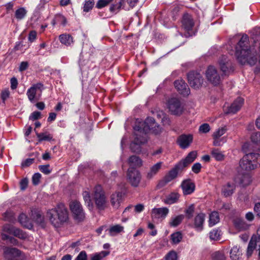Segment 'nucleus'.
<instances>
[{"label":"nucleus","mask_w":260,"mask_h":260,"mask_svg":"<svg viewBox=\"0 0 260 260\" xmlns=\"http://www.w3.org/2000/svg\"><path fill=\"white\" fill-rule=\"evenodd\" d=\"M255 53V51L249 47L248 36L243 35L236 47L235 55L237 60L242 64L247 63L253 66L257 61Z\"/></svg>","instance_id":"f257e3e1"},{"label":"nucleus","mask_w":260,"mask_h":260,"mask_svg":"<svg viewBox=\"0 0 260 260\" xmlns=\"http://www.w3.org/2000/svg\"><path fill=\"white\" fill-rule=\"evenodd\" d=\"M47 215L52 224L56 228L67 222L69 218L68 210L62 204H59L55 208L49 210Z\"/></svg>","instance_id":"f03ea898"},{"label":"nucleus","mask_w":260,"mask_h":260,"mask_svg":"<svg viewBox=\"0 0 260 260\" xmlns=\"http://www.w3.org/2000/svg\"><path fill=\"white\" fill-rule=\"evenodd\" d=\"M260 162V154L256 153H250L246 154L239 162V172L245 171H250L254 169Z\"/></svg>","instance_id":"7ed1b4c3"},{"label":"nucleus","mask_w":260,"mask_h":260,"mask_svg":"<svg viewBox=\"0 0 260 260\" xmlns=\"http://www.w3.org/2000/svg\"><path fill=\"white\" fill-rule=\"evenodd\" d=\"M134 129V140L131 144L130 148L133 152L138 153L141 150V145L147 142V136L142 132L140 125H135Z\"/></svg>","instance_id":"20e7f679"},{"label":"nucleus","mask_w":260,"mask_h":260,"mask_svg":"<svg viewBox=\"0 0 260 260\" xmlns=\"http://www.w3.org/2000/svg\"><path fill=\"white\" fill-rule=\"evenodd\" d=\"M92 198L95 205L99 210H104L107 206V200L102 187L96 185L92 191Z\"/></svg>","instance_id":"39448f33"},{"label":"nucleus","mask_w":260,"mask_h":260,"mask_svg":"<svg viewBox=\"0 0 260 260\" xmlns=\"http://www.w3.org/2000/svg\"><path fill=\"white\" fill-rule=\"evenodd\" d=\"M43 217L40 212L36 209L31 211L30 219L28 218L24 213H21L19 216V221L21 224L28 229L32 228L31 220L38 224H41L43 222Z\"/></svg>","instance_id":"423d86ee"},{"label":"nucleus","mask_w":260,"mask_h":260,"mask_svg":"<svg viewBox=\"0 0 260 260\" xmlns=\"http://www.w3.org/2000/svg\"><path fill=\"white\" fill-rule=\"evenodd\" d=\"M136 125H140L142 127V132H144L147 136L149 131L155 135L159 134L161 132V127L155 123L154 119L152 117H148L145 121L139 122Z\"/></svg>","instance_id":"0eeeda50"},{"label":"nucleus","mask_w":260,"mask_h":260,"mask_svg":"<svg viewBox=\"0 0 260 260\" xmlns=\"http://www.w3.org/2000/svg\"><path fill=\"white\" fill-rule=\"evenodd\" d=\"M43 89V84L41 82H39L32 84L27 89L26 95L30 103H34L40 99Z\"/></svg>","instance_id":"6e6552de"},{"label":"nucleus","mask_w":260,"mask_h":260,"mask_svg":"<svg viewBox=\"0 0 260 260\" xmlns=\"http://www.w3.org/2000/svg\"><path fill=\"white\" fill-rule=\"evenodd\" d=\"M167 105L169 111L175 115L179 116L182 114L184 111L183 105L180 100L177 98H170L167 102Z\"/></svg>","instance_id":"1a4fd4ad"},{"label":"nucleus","mask_w":260,"mask_h":260,"mask_svg":"<svg viewBox=\"0 0 260 260\" xmlns=\"http://www.w3.org/2000/svg\"><path fill=\"white\" fill-rule=\"evenodd\" d=\"M205 76L207 80L214 86L218 85L221 83V77L214 66H210L208 67L205 72Z\"/></svg>","instance_id":"9d476101"},{"label":"nucleus","mask_w":260,"mask_h":260,"mask_svg":"<svg viewBox=\"0 0 260 260\" xmlns=\"http://www.w3.org/2000/svg\"><path fill=\"white\" fill-rule=\"evenodd\" d=\"M70 208L76 220L82 221L84 219L85 213L81 204L79 201L77 200L71 201L70 203Z\"/></svg>","instance_id":"9b49d317"},{"label":"nucleus","mask_w":260,"mask_h":260,"mask_svg":"<svg viewBox=\"0 0 260 260\" xmlns=\"http://www.w3.org/2000/svg\"><path fill=\"white\" fill-rule=\"evenodd\" d=\"M187 78L190 86L194 89L201 87L204 82V78L199 72L194 71L189 72L188 74Z\"/></svg>","instance_id":"f8f14e48"},{"label":"nucleus","mask_w":260,"mask_h":260,"mask_svg":"<svg viewBox=\"0 0 260 260\" xmlns=\"http://www.w3.org/2000/svg\"><path fill=\"white\" fill-rule=\"evenodd\" d=\"M127 178L133 186L138 187L141 180V175L138 170L130 168L127 170Z\"/></svg>","instance_id":"ddd939ff"},{"label":"nucleus","mask_w":260,"mask_h":260,"mask_svg":"<svg viewBox=\"0 0 260 260\" xmlns=\"http://www.w3.org/2000/svg\"><path fill=\"white\" fill-rule=\"evenodd\" d=\"M225 127H221L216 129L213 134L212 137L213 139V144L215 146H219L226 142V138L223 137L220 138L226 132Z\"/></svg>","instance_id":"4468645a"},{"label":"nucleus","mask_w":260,"mask_h":260,"mask_svg":"<svg viewBox=\"0 0 260 260\" xmlns=\"http://www.w3.org/2000/svg\"><path fill=\"white\" fill-rule=\"evenodd\" d=\"M244 100L242 98H238L230 106L223 107V110L226 114H235L243 106Z\"/></svg>","instance_id":"2eb2a0df"},{"label":"nucleus","mask_w":260,"mask_h":260,"mask_svg":"<svg viewBox=\"0 0 260 260\" xmlns=\"http://www.w3.org/2000/svg\"><path fill=\"white\" fill-rule=\"evenodd\" d=\"M169 210L167 207L153 208L151 211V216L153 219L164 220L168 215Z\"/></svg>","instance_id":"dca6fc26"},{"label":"nucleus","mask_w":260,"mask_h":260,"mask_svg":"<svg viewBox=\"0 0 260 260\" xmlns=\"http://www.w3.org/2000/svg\"><path fill=\"white\" fill-rule=\"evenodd\" d=\"M21 253V251L15 248L5 247L4 249V255L7 260H16Z\"/></svg>","instance_id":"f3484780"},{"label":"nucleus","mask_w":260,"mask_h":260,"mask_svg":"<svg viewBox=\"0 0 260 260\" xmlns=\"http://www.w3.org/2000/svg\"><path fill=\"white\" fill-rule=\"evenodd\" d=\"M124 194L121 191H115L110 197V203L115 209H118L123 200Z\"/></svg>","instance_id":"a211bd4d"},{"label":"nucleus","mask_w":260,"mask_h":260,"mask_svg":"<svg viewBox=\"0 0 260 260\" xmlns=\"http://www.w3.org/2000/svg\"><path fill=\"white\" fill-rule=\"evenodd\" d=\"M174 86L177 91L183 96L190 93V89L187 84L182 79H178L174 82Z\"/></svg>","instance_id":"6ab92c4d"},{"label":"nucleus","mask_w":260,"mask_h":260,"mask_svg":"<svg viewBox=\"0 0 260 260\" xmlns=\"http://www.w3.org/2000/svg\"><path fill=\"white\" fill-rule=\"evenodd\" d=\"M193 140L191 135H182L177 139V143L182 149L188 148Z\"/></svg>","instance_id":"aec40b11"},{"label":"nucleus","mask_w":260,"mask_h":260,"mask_svg":"<svg viewBox=\"0 0 260 260\" xmlns=\"http://www.w3.org/2000/svg\"><path fill=\"white\" fill-rule=\"evenodd\" d=\"M194 24V21L190 15L187 13L184 14L182 19V27L184 30L186 31L191 30Z\"/></svg>","instance_id":"412c9836"},{"label":"nucleus","mask_w":260,"mask_h":260,"mask_svg":"<svg viewBox=\"0 0 260 260\" xmlns=\"http://www.w3.org/2000/svg\"><path fill=\"white\" fill-rule=\"evenodd\" d=\"M235 228L239 231H243L249 229L250 224L241 218H236L233 220Z\"/></svg>","instance_id":"4be33fe9"},{"label":"nucleus","mask_w":260,"mask_h":260,"mask_svg":"<svg viewBox=\"0 0 260 260\" xmlns=\"http://www.w3.org/2000/svg\"><path fill=\"white\" fill-rule=\"evenodd\" d=\"M197 154V152L194 151L189 152L184 159L178 162V164L184 169L194 160Z\"/></svg>","instance_id":"5701e85b"},{"label":"nucleus","mask_w":260,"mask_h":260,"mask_svg":"<svg viewBox=\"0 0 260 260\" xmlns=\"http://www.w3.org/2000/svg\"><path fill=\"white\" fill-rule=\"evenodd\" d=\"M162 165V162L159 161L151 166L146 174V178L148 180L152 179L159 172Z\"/></svg>","instance_id":"b1692460"},{"label":"nucleus","mask_w":260,"mask_h":260,"mask_svg":"<svg viewBox=\"0 0 260 260\" xmlns=\"http://www.w3.org/2000/svg\"><path fill=\"white\" fill-rule=\"evenodd\" d=\"M183 192L184 194H189L192 193L195 188V185L190 180L184 181L181 184Z\"/></svg>","instance_id":"393cba45"},{"label":"nucleus","mask_w":260,"mask_h":260,"mask_svg":"<svg viewBox=\"0 0 260 260\" xmlns=\"http://www.w3.org/2000/svg\"><path fill=\"white\" fill-rule=\"evenodd\" d=\"M183 169L178 164L175 165L174 168L171 170L169 173L165 176V177L170 182L174 179L178 175L179 172Z\"/></svg>","instance_id":"a878e982"},{"label":"nucleus","mask_w":260,"mask_h":260,"mask_svg":"<svg viewBox=\"0 0 260 260\" xmlns=\"http://www.w3.org/2000/svg\"><path fill=\"white\" fill-rule=\"evenodd\" d=\"M205 215L203 213L198 214L194 220V226L198 231L203 230V224L205 221Z\"/></svg>","instance_id":"bb28decb"},{"label":"nucleus","mask_w":260,"mask_h":260,"mask_svg":"<svg viewBox=\"0 0 260 260\" xmlns=\"http://www.w3.org/2000/svg\"><path fill=\"white\" fill-rule=\"evenodd\" d=\"M82 196L85 202V205L87 207L89 210H92L93 208V204L91 201L90 191L88 188L87 190L83 191Z\"/></svg>","instance_id":"cd10ccee"},{"label":"nucleus","mask_w":260,"mask_h":260,"mask_svg":"<svg viewBox=\"0 0 260 260\" xmlns=\"http://www.w3.org/2000/svg\"><path fill=\"white\" fill-rule=\"evenodd\" d=\"M235 189V185L228 183L222 186L221 193L225 197L231 196Z\"/></svg>","instance_id":"c85d7f7f"},{"label":"nucleus","mask_w":260,"mask_h":260,"mask_svg":"<svg viewBox=\"0 0 260 260\" xmlns=\"http://www.w3.org/2000/svg\"><path fill=\"white\" fill-rule=\"evenodd\" d=\"M180 195L176 192H171L164 200V202L166 204L171 205L177 202L179 200Z\"/></svg>","instance_id":"c756f323"},{"label":"nucleus","mask_w":260,"mask_h":260,"mask_svg":"<svg viewBox=\"0 0 260 260\" xmlns=\"http://www.w3.org/2000/svg\"><path fill=\"white\" fill-rule=\"evenodd\" d=\"M36 136L39 142L42 141H51L53 140V136L47 131L39 133L36 132Z\"/></svg>","instance_id":"7c9ffc66"},{"label":"nucleus","mask_w":260,"mask_h":260,"mask_svg":"<svg viewBox=\"0 0 260 260\" xmlns=\"http://www.w3.org/2000/svg\"><path fill=\"white\" fill-rule=\"evenodd\" d=\"M128 163L133 168V167H140L142 166L143 161L139 157L133 155L128 158Z\"/></svg>","instance_id":"2f4dec72"},{"label":"nucleus","mask_w":260,"mask_h":260,"mask_svg":"<svg viewBox=\"0 0 260 260\" xmlns=\"http://www.w3.org/2000/svg\"><path fill=\"white\" fill-rule=\"evenodd\" d=\"M60 42L66 46H70L73 43V37L69 34H64L59 37Z\"/></svg>","instance_id":"473e14b6"},{"label":"nucleus","mask_w":260,"mask_h":260,"mask_svg":"<svg viewBox=\"0 0 260 260\" xmlns=\"http://www.w3.org/2000/svg\"><path fill=\"white\" fill-rule=\"evenodd\" d=\"M67 23L66 18L60 14H56L54 19L51 21V24L53 26H54L57 23H60L63 26H65Z\"/></svg>","instance_id":"72a5a7b5"},{"label":"nucleus","mask_w":260,"mask_h":260,"mask_svg":"<svg viewBox=\"0 0 260 260\" xmlns=\"http://www.w3.org/2000/svg\"><path fill=\"white\" fill-rule=\"evenodd\" d=\"M220 218L217 212H212L209 215V225L212 226L219 221Z\"/></svg>","instance_id":"f704fd0d"},{"label":"nucleus","mask_w":260,"mask_h":260,"mask_svg":"<svg viewBox=\"0 0 260 260\" xmlns=\"http://www.w3.org/2000/svg\"><path fill=\"white\" fill-rule=\"evenodd\" d=\"M184 218V215L182 214L172 217L169 222V224L171 226L176 227L181 223Z\"/></svg>","instance_id":"c9c22d12"},{"label":"nucleus","mask_w":260,"mask_h":260,"mask_svg":"<svg viewBox=\"0 0 260 260\" xmlns=\"http://www.w3.org/2000/svg\"><path fill=\"white\" fill-rule=\"evenodd\" d=\"M124 228L123 226L119 225L116 224L110 227L109 230V234L111 236H114L117 234L123 232Z\"/></svg>","instance_id":"e433bc0d"},{"label":"nucleus","mask_w":260,"mask_h":260,"mask_svg":"<svg viewBox=\"0 0 260 260\" xmlns=\"http://www.w3.org/2000/svg\"><path fill=\"white\" fill-rule=\"evenodd\" d=\"M27 10L23 7H20L17 9L15 13V17L18 20H20L24 18L26 14Z\"/></svg>","instance_id":"4c0bfd02"},{"label":"nucleus","mask_w":260,"mask_h":260,"mask_svg":"<svg viewBox=\"0 0 260 260\" xmlns=\"http://www.w3.org/2000/svg\"><path fill=\"white\" fill-rule=\"evenodd\" d=\"M256 246V241L255 240L251 239L248 244V247L247 249L246 254L247 257H250L253 253V251L255 249Z\"/></svg>","instance_id":"58836bf2"},{"label":"nucleus","mask_w":260,"mask_h":260,"mask_svg":"<svg viewBox=\"0 0 260 260\" xmlns=\"http://www.w3.org/2000/svg\"><path fill=\"white\" fill-rule=\"evenodd\" d=\"M241 253L239 251V248L236 246H234L231 250L230 256L232 260H238Z\"/></svg>","instance_id":"ea45409f"},{"label":"nucleus","mask_w":260,"mask_h":260,"mask_svg":"<svg viewBox=\"0 0 260 260\" xmlns=\"http://www.w3.org/2000/svg\"><path fill=\"white\" fill-rule=\"evenodd\" d=\"M241 173L243 174V175L241 179L240 183L244 186L249 185L251 182L250 174L248 173L241 172Z\"/></svg>","instance_id":"a19ab883"},{"label":"nucleus","mask_w":260,"mask_h":260,"mask_svg":"<svg viewBox=\"0 0 260 260\" xmlns=\"http://www.w3.org/2000/svg\"><path fill=\"white\" fill-rule=\"evenodd\" d=\"M109 252L106 251H102L95 253L91 256L90 260H102L104 257L109 254Z\"/></svg>","instance_id":"79ce46f5"},{"label":"nucleus","mask_w":260,"mask_h":260,"mask_svg":"<svg viewBox=\"0 0 260 260\" xmlns=\"http://www.w3.org/2000/svg\"><path fill=\"white\" fill-rule=\"evenodd\" d=\"M211 155L217 161H221L224 159V155L217 149H213L211 151Z\"/></svg>","instance_id":"37998d69"},{"label":"nucleus","mask_w":260,"mask_h":260,"mask_svg":"<svg viewBox=\"0 0 260 260\" xmlns=\"http://www.w3.org/2000/svg\"><path fill=\"white\" fill-rule=\"evenodd\" d=\"M94 5V0H85L83 4V10L85 12L90 11Z\"/></svg>","instance_id":"c03bdc74"},{"label":"nucleus","mask_w":260,"mask_h":260,"mask_svg":"<svg viewBox=\"0 0 260 260\" xmlns=\"http://www.w3.org/2000/svg\"><path fill=\"white\" fill-rule=\"evenodd\" d=\"M171 240L173 244L179 243L182 239V235L181 232H177L171 235Z\"/></svg>","instance_id":"a18cd8bd"},{"label":"nucleus","mask_w":260,"mask_h":260,"mask_svg":"<svg viewBox=\"0 0 260 260\" xmlns=\"http://www.w3.org/2000/svg\"><path fill=\"white\" fill-rule=\"evenodd\" d=\"M123 3L124 1L120 0V1L118 4L112 5L110 8V11L115 13H117L121 8Z\"/></svg>","instance_id":"49530a36"},{"label":"nucleus","mask_w":260,"mask_h":260,"mask_svg":"<svg viewBox=\"0 0 260 260\" xmlns=\"http://www.w3.org/2000/svg\"><path fill=\"white\" fill-rule=\"evenodd\" d=\"M220 231L218 230H213L209 233V237L211 240H217L219 239Z\"/></svg>","instance_id":"de8ad7c7"},{"label":"nucleus","mask_w":260,"mask_h":260,"mask_svg":"<svg viewBox=\"0 0 260 260\" xmlns=\"http://www.w3.org/2000/svg\"><path fill=\"white\" fill-rule=\"evenodd\" d=\"M224 60H220L219 62L221 70L224 73H226L228 70V62L226 61L225 57H223Z\"/></svg>","instance_id":"09e8293b"},{"label":"nucleus","mask_w":260,"mask_h":260,"mask_svg":"<svg viewBox=\"0 0 260 260\" xmlns=\"http://www.w3.org/2000/svg\"><path fill=\"white\" fill-rule=\"evenodd\" d=\"M212 258L214 260H224L225 255L222 251H216L212 254Z\"/></svg>","instance_id":"8fccbe9b"},{"label":"nucleus","mask_w":260,"mask_h":260,"mask_svg":"<svg viewBox=\"0 0 260 260\" xmlns=\"http://www.w3.org/2000/svg\"><path fill=\"white\" fill-rule=\"evenodd\" d=\"M12 235L20 239H24L26 237L24 233L21 230L16 228H14Z\"/></svg>","instance_id":"3c124183"},{"label":"nucleus","mask_w":260,"mask_h":260,"mask_svg":"<svg viewBox=\"0 0 260 260\" xmlns=\"http://www.w3.org/2000/svg\"><path fill=\"white\" fill-rule=\"evenodd\" d=\"M194 211V206L193 205H190L185 211L186 217L190 219L193 216Z\"/></svg>","instance_id":"603ef678"},{"label":"nucleus","mask_w":260,"mask_h":260,"mask_svg":"<svg viewBox=\"0 0 260 260\" xmlns=\"http://www.w3.org/2000/svg\"><path fill=\"white\" fill-rule=\"evenodd\" d=\"M39 169L41 172L46 175H48L51 172L49 165H40L39 166Z\"/></svg>","instance_id":"864d4df0"},{"label":"nucleus","mask_w":260,"mask_h":260,"mask_svg":"<svg viewBox=\"0 0 260 260\" xmlns=\"http://www.w3.org/2000/svg\"><path fill=\"white\" fill-rule=\"evenodd\" d=\"M113 0H99L96 3V7L98 9H101L111 3Z\"/></svg>","instance_id":"5fc2aeb1"},{"label":"nucleus","mask_w":260,"mask_h":260,"mask_svg":"<svg viewBox=\"0 0 260 260\" xmlns=\"http://www.w3.org/2000/svg\"><path fill=\"white\" fill-rule=\"evenodd\" d=\"M177 253L174 251H170L165 257V260H177Z\"/></svg>","instance_id":"6e6d98bb"},{"label":"nucleus","mask_w":260,"mask_h":260,"mask_svg":"<svg viewBox=\"0 0 260 260\" xmlns=\"http://www.w3.org/2000/svg\"><path fill=\"white\" fill-rule=\"evenodd\" d=\"M210 126L208 123H204L201 125L199 127V131L201 133H207L210 130Z\"/></svg>","instance_id":"4d7b16f0"},{"label":"nucleus","mask_w":260,"mask_h":260,"mask_svg":"<svg viewBox=\"0 0 260 260\" xmlns=\"http://www.w3.org/2000/svg\"><path fill=\"white\" fill-rule=\"evenodd\" d=\"M251 139L253 143L260 145V132L253 134L251 136Z\"/></svg>","instance_id":"13d9d810"},{"label":"nucleus","mask_w":260,"mask_h":260,"mask_svg":"<svg viewBox=\"0 0 260 260\" xmlns=\"http://www.w3.org/2000/svg\"><path fill=\"white\" fill-rule=\"evenodd\" d=\"M41 178V175L40 173H35L32 177V181L33 184H34L35 185L38 184L40 182V180Z\"/></svg>","instance_id":"bf43d9fd"},{"label":"nucleus","mask_w":260,"mask_h":260,"mask_svg":"<svg viewBox=\"0 0 260 260\" xmlns=\"http://www.w3.org/2000/svg\"><path fill=\"white\" fill-rule=\"evenodd\" d=\"M15 227L10 224L5 225L3 227V231L12 235Z\"/></svg>","instance_id":"052dcab7"},{"label":"nucleus","mask_w":260,"mask_h":260,"mask_svg":"<svg viewBox=\"0 0 260 260\" xmlns=\"http://www.w3.org/2000/svg\"><path fill=\"white\" fill-rule=\"evenodd\" d=\"M170 181L165 177L164 179L160 180L157 184L156 187L158 189H160L164 187L166 184Z\"/></svg>","instance_id":"680f3d73"},{"label":"nucleus","mask_w":260,"mask_h":260,"mask_svg":"<svg viewBox=\"0 0 260 260\" xmlns=\"http://www.w3.org/2000/svg\"><path fill=\"white\" fill-rule=\"evenodd\" d=\"M75 260H87V255L85 251H81Z\"/></svg>","instance_id":"e2e57ef3"},{"label":"nucleus","mask_w":260,"mask_h":260,"mask_svg":"<svg viewBox=\"0 0 260 260\" xmlns=\"http://www.w3.org/2000/svg\"><path fill=\"white\" fill-rule=\"evenodd\" d=\"M202 166L200 163H195L192 167V171L196 174L199 173L201 169Z\"/></svg>","instance_id":"0e129e2a"},{"label":"nucleus","mask_w":260,"mask_h":260,"mask_svg":"<svg viewBox=\"0 0 260 260\" xmlns=\"http://www.w3.org/2000/svg\"><path fill=\"white\" fill-rule=\"evenodd\" d=\"M253 211L256 214V216L258 217H260V202L255 203Z\"/></svg>","instance_id":"69168bd1"},{"label":"nucleus","mask_w":260,"mask_h":260,"mask_svg":"<svg viewBox=\"0 0 260 260\" xmlns=\"http://www.w3.org/2000/svg\"><path fill=\"white\" fill-rule=\"evenodd\" d=\"M37 37V32L35 30H31L29 32L28 40L29 42H34Z\"/></svg>","instance_id":"338daca9"},{"label":"nucleus","mask_w":260,"mask_h":260,"mask_svg":"<svg viewBox=\"0 0 260 260\" xmlns=\"http://www.w3.org/2000/svg\"><path fill=\"white\" fill-rule=\"evenodd\" d=\"M9 95L10 92L8 89H5L2 92L1 97L4 103L9 98Z\"/></svg>","instance_id":"774afa93"}]
</instances>
